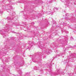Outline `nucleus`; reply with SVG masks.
<instances>
[{
	"label": "nucleus",
	"instance_id": "f257e3e1",
	"mask_svg": "<svg viewBox=\"0 0 76 76\" xmlns=\"http://www.w3.org/2000/svg\"><path fill=\"white\" fill-rule=\"evenodd\" d=\"M46 53L47 51H43L42 53H39L38 55L39 56V57H41V58H42V56H41L42 54V55H44V53H45L46 54Z\"/></svg>",
	"mask_w": 76,
	"mask_h": 76
},
{
	"label": "nucleus",
	"instance_id": "f03ea898",
	"mask_svg": "<svg viewBox=\"0 0 76 76\" xmlns=\"http://www.w3.org/2000/svg\"><path fill=\"white\" fill-rule=\"evenodd\" d=\"M65 2H64V4L66 5V6H67L68 5V4L69 3V1L70 0H65Z\"/></svg>",
	"mask_w": 76,
	"mask_h": 76
},
{
	"label": "nucleus",
	"instance_id": "7ed1b4c3",
	"mask_svg": "<svg viewBox=\"0 0 76 76\" xmlns=\"http://www.w3.org/2000/svg\"><path fill=\"white\" fill-rule=\"evenodd\" d=\"M28 44H29L30 45H31V46H33V45L34 44V42H31V41H28Z\"/></svg>",
	"mask_w": 76,
	"mask_h": 76
},
{
	"label": "nucleus",
	"instance_id": "20e7f679",
	"mask_svg": "<svg viewBox=\"0 0 76 76\" xmlns=\"http://www.w3.org/2000/svg\"><path fill=\"white\" fill-rule=\"evenodd\" d=\"M32 60L33 62H34V63H37L38 62L37 61L35 60V58H34V56L32 58Z\"/></svg>",
	"mask_w": 76,
	"mask_h": 76
},
{
	"label": "nucleus",
	"instance_id": "39448f33",
	"mask_svg": "<svg viewBox=\"0 0 76 76\" xmlns=\"http://www.w3.org/2000/svg\"><path fill=\"white\" fill-rule=\"evenodd\" d=\"M7 19H8V20H12V19H13V18H10V17H7Z\"/></svg>",
	"mask_w": 76,
	"mask_h": 76
},
{
	"label": "nucleus",
	"instance_id": "423d86ee",
	"mask_svg": "<svg viewBox=\"0 0 76 76\" xmlns=\"http://www.w3.org/2000/svg\"><path fill=\"white\" fill-rule=\"evenodd\" d=\"M58 8L56 7H55L53 9V10L54 12H56V11H57V10H58Z\"/></svg>",
	"mask_w": 76,
	"mask_h": 76
},
{
	"label": "nucleus",
	"instance_id": "0eeeda50",
	"mask_svg": "<svg viewBox=\"0 0 76 76\" xmlns=\"http://www.w3.org/2000/svg\"><path fill=\"white\" fill-rule=\"evenodd\" d=\"M4 31L5 32H8V31H9V29H8L7 28H6L4 29Z\"/></svg>",
	"mask_w": 76,
	"mask_h": 76
},
{
	"label": "nucleus",
	"instance_id": "6e6552de",
	"mask_svg": "<svg viewBox=\"0 0 76 76\" xmlns=\"http://www.w3.org/2000/svg\"><path fill=\"white\" fill-rule=\"evenodd\" d=\"M57 56H58V57H59L60 56V55H55V56H54L53 58H57Z\"/></svg>",
	"mask_w": 76,
	"mask_h": 76
},
{
	"label": "nucleus",
	"instance_id": "1a4fd4ad",
	"mask_svg": "<svg viewBox=\"0 0 76 76\" xmlns=\"http://www.w3.org/2000/svg\"><path fill=\"white\" fill-rule=\"evenodd\" d=\"M34 69H35V70H38V67H37V66H35L34 68Z\"/></svg>",
	"mask_w": 76,
	"mask_h": 76
},
{
	"label": "nucleus",
	"instance_id": "9d476101",
	"mask_svg": "<svg viewBox=\"0 0 76 76\" xmlns=\"http://www.w3.org/2000/svg\"><path fill=\"white\" fill-rule=\"evenodd\" d=\"M48 71L49 72H51V69L49 70Z\"/></svg>",
	"mask_w": 76,
	"mask_h": 76
},
{
	"label": "nucleus",
	"instance_id": "9b49d317",
	"mask_svg": "<svg viewBox=\"0 0 76 76\" xmlns=\"http://www.w3.org/2000/svg\"><path fill=\"white\" fill-rule=\"evenodd\" d=\"M54 75H57L58 74H57V73H54Z\"/></svg>",
	"mask_w": 76,
	"mask_h": 76
},
{
	"label": "nucleus",
	"instance_id": "f8f14e48",
	"mask_svg": "<svg viewBox=\"0 0 76 76\" xmlns=\"http://www.w3.org/2000/svg\"><path fill=\"white\" fill-rule=\"evenodd\" d=\"M26 75H29V73H26Z\"/></svg>",
	"mask_w": 76,
	"mask_h": 76
},
{
	"label": "nucleus",
	"instance_id": "ddd939ff",
	"mask_svg": "<svg viewBox=\"0 0 76 76\" xmlns=\"http://www.w3.org/2000/svg\"><path fill=\"white\" fill-rule=\"evenodd\" d=\"M35 23L34 22H32L31 23V25H34Z\"/></svg>",
	"mask_w": 76,
	"mask_h": 76
},
{
	"label": "nucleus",
	"instance_id": "4468645a",
	"mask_svg": "<svg viewBox=\"0 0 76 76\" xmlns=\"http://www.w3.org/2000/svg\"><path fill=\"white\" fill-rule=\"evenodd\" d=\"M15 15V13L14 12H13V14H12V15L13 16V15Z\"/></svg>",
	"mask_w": 76,
	"mask_h": 76
},
{
	"label": "nucleus",
	"instance_id": "2eb2a0df",
	"mask_svg": "<svg viewBox=\"0 0 76 76\" xmlns=\"http://www.w3.org/2000/svg\"><path fill=\"white\" fill-rule=\"evenodd\" d=\"M66 16H69V14H66Z\"/></svg>",
	"mask_w": 76,
	"mask_h": 76
},
{
	"label": "nucleus",
	"instance_id": "dca6fc26",
	"mask_svg": "<svg viewBox=\"0 0 76 76\" xmlns=\"http://www.w3.org/2000/svg\"><path fill=\"white\" fill-rule=\"evenodd\" d=\"M23 23H24V24H26V22H23Z\"/></svg>",
	"mask_w": 76,
	"mask_h": 76
},
{
	"label": "nucleus",
	"instance_id": "f3484780",
	"mask_svg": "<svg viewBox=\"0 0 76 76\" xmlns=\"http://www.w3.org/2000/svg\"><path fill=\"white\" fill-rule=\"evenodd\" d=\"M13 32L14 34H15V33H16L15 32V31H13V32Z\"/></svg>",
	"mask_w": 76,
	"mask_h": 76
},
{
	"label": "nucleus",
	"instance_id": "a211bd4d",
	"mask_svg": "<svg viewBox=\"0 0 76 76\" xmlns=\"http://www.w3.org/2000/svg\"><path fill=\"white\" fill-rule=\"evenodd\" d=\"M61 1L62 2H63V0H61Z\"/></svg>",
	"mask_w": 76,
	"mask_h": 76
},
{
	"label": "nucleus",
	"instance_id": "6ab92c4d",
	"mask_svg": "<svg viewBox=\"0 0 76 76\" xmlns=\"http://www.w3.org/2000/svg\"><path fill=\"white\" fill-rule=\"evenodd\" d=\"M61 74H62V75H64V72L61 73Z\"/></svg>",
	"mask_w": 76,
	"mask_h": 76
},
{
	"label": "nucleus",
	"instance_id": "aec40b11",
	"mask_svg": "<svg viewBox=\"0 0 76 76\" xmlns=\"http://www.w3.org/2000/svg\"><path fill=\"white\" fill-rule=\"evenodd\" d=\"M65 19H67V18H65Z\"/></svg>",
	"mask_w": 76,
	"mask_h": 76
},
{
	"label": "nucleus",
	"instance_id": "412c9836",
	"mask_svg": "<svg viewBox=\"0 0 76 76\" xmlns=\"http://www.w3.org/2000/svg\"><path fill=\"white\" fill-rule=\"evenodd\" d=\"M73 39V37H72V38H71V39Z\"/></svg>",
	"mask_w": 76,
	"mask_h": 76
},
{
	"label": "nucleus",
	"instance_id": "4be33fe9",
	"mask_svg": "<svg viewBox=\"0 0 76 76\" xmlns=\"http://www.w3.org/2000/svg\"><path fill=\"white\" fill-rule=\"evenodd\" d=\"M68 33H69V32L68 31L67 32V33H66V34H68Z\"/></svg>",
	"mask_w": 76,
	"mask_h": 76
},
{
	"label": "nucleus",
	"instance_id": "5701e85b",
	"mask_svg": "<svg viewBox=\"0 0 76 76\" xmlns=\"http://www.w3.org/2000/svg\"><path fill=\"white\" fill-rule=\"evenodd\" d=\"M58 72L59 73V71H58Z\"/></svg>",
	"mask_w": 76,
	"mask_h": 76
},
{
	"label": "nucleus",
	"instance_id": "b1692460",
	"mask_svg": "<svg viewBox=\"0 0 76 76\" xmlns=\"http://www.w3.org/2000/svg\"><path fill=\"white\" fill-rule=\"evenodd\" d=\"M14 39V38H12V39Z\"/></svg>",
	"mask_w": 76,
	"mask_h": 76
},
{
	"label": "nucleus",
	"instance_id": "393cba45",
	"mask_svg": "<svg viewBox=\"0 0 76 76\" xmlns=\"http://www.w3.org/2000/svg\"><path fill=\"white\" fill-rule=\"evenodd\" d=\"M60 56H61V55H60Z\"/></svg>",
	"mask_w": 76,
	"mask_h": 76
},
{
	"label": "nucleus",
	"instance_id": "a878e982",
	"mask_svg": "<svg viewBox=\"0 0 76 76\" xmlns=\"http://www.w3.org/2000/svg\"><path fill=\"white\" fill-rule=\"evenodd\" d=\"M65 61H66V60H65Z\"/></svg>",
	"mask_w": 76,
	"mask_h": 76
}]
</instances>
